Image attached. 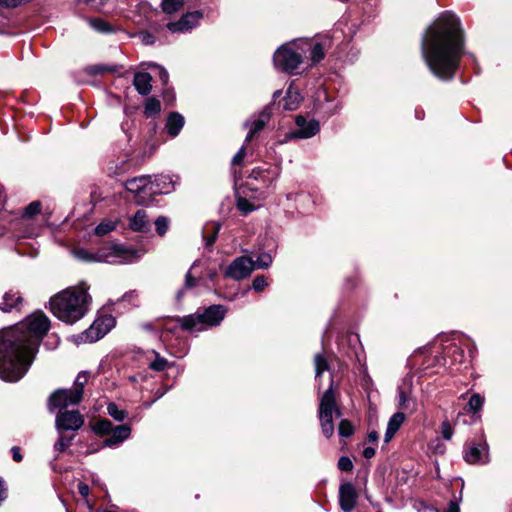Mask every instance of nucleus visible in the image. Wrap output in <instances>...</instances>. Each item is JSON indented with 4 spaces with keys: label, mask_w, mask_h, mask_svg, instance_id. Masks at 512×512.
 <instances>
[{
    "label": "nucleus",
    "mask_w": 512,
    "mask_h": 512,
    "mask_svg": "<svg viewBox=\"0 0 512 512\" xmlns=\"http://www.w3.org/2000/svg\"><path fill=\"white\" fill-rule=\"evenodd\" d=\"M5 25V18L4 16L0 13V31L2 30L3 26Z\"/></svg>",
    "instance_id": "nucleus-62"
},
{
    "label": "nucleus",
    "mask_w": 512,
    "mask_h": 512,
    "mask_svg": "<svg viewBox=\"0 0 512 512\" xmlns=\"http://www.w3.org/2000/svg\"><path fill=\"white\" fill-rule=\"evenodd\" d=\"M254 269L255 263L251 257L240 256L230 263L224 272V276L239 281L249 277Z\"/></svg>",
    "instance_id": "nucleus-9"
},
{
    "label": "nucleus",
    "mask_w": 512,
    "mask_h": 512,
    "mask_svg": "<svg viewBox=\"0 0 512 512\" xmlns=\"http://www.w3.org/2000/svg\"><path fill=\"white\" fill-rule=\"evenodd\" d=\"M483 402L484 400L479 394H473L469 399L468 407L470 411L476 413L482 408Z\"/></svg>",
    "instance_id": "nucleus-37"
},
{
    "label": "nucleus",
    "mask_w": 512,
    "mask_h": 512,
    "mask_svg": "<svg viewBox=\"0 0 512 512\" xmlns=\"http://www.w3.org/2000/svg\"><path fill=\"white\" fill-rule=\"evenodd\" d=\"M83 396L80 395V389H59L55 391L49 398V408H66L69 405H76L82 400Z\"/></svg>",
    "instance_id": "nucleus-10"
},
{
    "label": "nucleus",
    "mask_w": 512,
    "mask_h": 512,
    "mask_svg": "<svg viewBox=\"0 0 512 512\" xmlns=\"http://www.w3.org/2000/svg\"><path fill=\"white\" fill-rule=\"evenodd\" d=\"M150 226L149 218L145 210L139 209L129 219V227L135 232H147Z\"/></svg>",
    "instance_id": "nucleus-18"
},
{
    "label": "nucleus",
    "mask_w": 512,
    "mask_h": 512,
    "mask_svg": "<svg viewBox=\"0 0 512 512\" xmlns=\"http://www.w3.org/2000/svg\"><path fill=\"white\" fill-rule=\"evenodd\" d=\"M202 16L203 15L200 11H193V12L186 13L185 15L182 16L181 19L184 23L183 25L187 26L188 30H191L198 24V22L202 18Z\"/></svg>",
    "instance_id": "nucleus-29"
},
{
    "label": "nucleus",
    "mask_w": 512,
    "mask_h": 512,
    "mask_svg": "<svg viewBox=\"0 0 512 512\" xmlns=\"http://www.w3.org/2000/svg\"><path fill=\"white\" fill-rule=\"evenodd\" d=\"M441 434L445 440H451L453 436V428L449 421L445 420L441 424Z\"/></svg>",
    "instance_id": "nucleus-46"
},
{
    "label": "nucleus",
    "mask_w": 512,
    "mask_h": 512,
    "mask_svg": "<svg viewBox=\"0 0 512 512\" xmlns=\"http://www.w3.org/2000/svg\"><path fill=\"white\" fill-rule=\"evenodd\" d=\"M161 111L160 101L154 97H150L145 102L144 113L147 117L154 116Z\"/></svg>",
    "instance_id": "nucleus-30"
},
{
    "label": "nucleus",
    "mask_w": 512,
    "mask_h": 512,
    "mask_svg": "<svg viewBox=\"0 0 512 512\" xmlns=\"http://www.w3.org/2000/svg\"><path fill=\"white\" fill-rule=\"evenodd\" d=\"M375 455V449L372 447H366L363 451V456L367 459L372 458Z\"/></svg>",
    "instance_id": "nucleus-56"
},
{
    "label": "nucleus",
    "mask_w": 512,
    "mask_h": 512,
    "mask_svg": "<svg viewBox=\"0 0 512 512\" xmlns=\"http://www.w3.org/2000/svg\"><path fill=\"white\" fill-rule=\"evenodd\" d=\"M184 126V117L177 113L172 112L169 114L166 121V130L172 137H176Z\"/></svg>",
    "instance_id": "nucleus-22"
},
{
    "label": "nucleus",
    "mask_w": 512,
    "mask_h": 512,
    "mask_svg": "<svg viewBox=\"0 0 512 512\" xmlns=\"http://www.w3.org/2000/svg\"><path fill=\"white\" fill-rule=\"evenodd\" d=\"M298 129L291 134L293 138L307 139L316 135L320 130L319 122L311 119L307 120L303 116L296 117Z\"/></svg>",
    "instance_id": "nucleus-13"
},
{
    "label": "nucleus",
    "mask_w": 512,
    "mask_h": 512,
    "mask_svg": "<svg viewBox=\"0 0 512 512\" xmlns=\"http://www.w3.org/2000/svg\"><path fill=\"white\" fill-rule=\"evenodd\" d=\"M113 424L107 419H101L93 425V431L98 435H106L111 433Z\"/></svg>",
    "instance_id": "nucleus-31"
},
{
    "label": "nucleus",
    "mask_w": 512,
    "mask_h": 512,
    "mask_svg": "<svg viewBox=\"0 0 512 512\" xmlns=\"http://www.w3.org/2000/svg\"><path fill=\"white\" fill-rule=\"evenodd\" d=\"M174 190V181L169 175L150 177V196L156 194H168Z\"/></svg>",
    "instance_id": "nucleus-16"
},
{
    "label": "nucleus",
    "mask_w": 512,
    "mask_h": 512,
    "mask_svg": "<svg viewBox=\"0 0 512 512\" xmlns=\"http://www.w3.org/2000/svg\"><path fill=\"white\" fill-rule=\"evenodd\" d=\"M128 192L136 196V201L140 204L148 201L150 196V176H139L129 179L125 183Z\"/></svg>",
    "instance_id": "nucleus-11"
},
{
    "label": "nucleus",
    "mask_w": 512,
    "mask_h": 512,
    "mask_svg": "<svg viewBox=\"0 0 512 512\" xmlns=\"http://www.w3.org/2000/svg\"><path fill=\"white\" fill-rule=\"evenodd\" d=\"M255 268H267L272 263V258L269 254H263L257 258Z\"/></svg>",
    "instance_id": "nucleus-45"
},
{
    "label": "nucleus",
    "mask_w": 512,
    "mask_h": 512,
    "mask_svg": "<svg viewBox=\"0 0 512 512\" xmlns=\"http://www.w3.org/2000/svg\"><path fill=\"white\" fill-rule=\"evenodd\" d=\"M198 261H195L192 265V268H194L197 265Z\"/></svg>",
    "instance_id": "nucleus-64"
},
{
    "label": "nucleus",
    "mask_w": 512,
    "mask_h": 512,
    "mask_svg": "<svg viewBox=\"0 0 512 512\" xmlns=\"http://www.w3.org/2000/svg\"><path fill=\"white\" fill-rule=\"evenodd\" d=\"M162 10L166 14H173L180 11L184 6L183 0H163L161 3Z\"/></svg>",
    "instance_id": "nucleus-28"
},
{
    "label": "nucleus",
    "mask_w": 512,
    "mask_h": 512,
    "mask_svg": "<svg viewBox=\"0 0 512 512\" xmlns=\"http://www.w3.org/2000/svg\"><path fill=\"white\" fill-rule=\"evenodd\" d=\"M368 438L370 441H376L378 439V434L375 431H372L368 434Z\"/></svg>",
    "instance_id": "nucleus-61"
},
{
    "label": "nucleus",
    "mask_w": 512,
    "mask_h": 512,
    "mask_svg": "<svg viewBox=\"0 0 512 512\" xmlns=\"http://www.w3.org/2000/svg\"><path fill=\"white\" fill-rule=\"evenodd\" d=\"M141 40L145 45H151L155 42V38L153 35L143 32L140 34Z\"/></svg>",
    "instance_id": "nucleus-52"
},
{
    "label": "nucleus",
    "mask_w": 512,
    "mask_h": 512,
    "mask_svg": "<svg viewBox=\"0 0 512 512\" xmlns=\"http://www.w3.org/2000/svg\"><path fill=\"white\" fill-rule=\"evenodd\" d=\"M197 279L191 275V272H187L185 276V287L192 288L196 285Z\"/></svg>",
    "instance_id": "nucleus-53"
},
{
    "label": "nucleus",
    "mask_w": 512,
    "mask_h": 512,
    "mask_svg": "<svg viewBox=\"0 0 512 512\" xmlns=\"http://www.w3.org/2000/svg\"><path fill=\"white\" fill-rule=\"evenodd\" d=\"M155 227L157 234L164 236L169 228V220L164 216H160L155 220Z\"/></svg>",
    "instance_id": "nucleus-36"
},
{
    "label": "nucleus",
    "mask_w": 512,
    "mask_h": 512,
    "mask_svg": "<svg viewBox=\"0 0 512 512\" xmlns=\"http://www.w3.org/2000/svg\"><path fill=\"white\" fill-rule=\"evenodd\" d=\"M226 309L222 305H212L202 313H196L179 319L181 327L191 332L203 331L207 327L217 326L224 319Z\"/></svg>",
    "instance_id": "nucleus-5"
},
{
    "label": "nucleus",
    "mask_w": 512,
    "mask_h": 512,
    "mask_svg": "<svg viewBox=\"0 0 512 512\" xmlns=\"http://www.w3.org/2000/svg\"><path fill=\"white\" fill-rule=\"evenodd\" d=\"M217 276V270L216 269H210L207 273V277L209 280L214 281Z\"/></svg>",
    "instance_id": "nucleus-59"
},
{
    "label": "nucleus",
    "mask_w": 512,
    "mask_h": 512,
    "mask_svg": "<svg viewBox=\"0 0 512 512\" xmlns=\"http://www.w3.org/2000/svg\"><path fill=\"white\" fill-rule=\"evenodd\" d=\"M269 113L267 112V110H264L259 116L257 119L251 121V122H247L246 123V126L249 127V132L246 136V142H249L253 136L258 133L259 131H261L264 126L266 125V123L268 122L269 120Z\"/></svg>",
    "instance_id": "nucleus-21"
},
{
    "label": "nucleus",
    "mask_w": 512,
    "mask_h": 512,
    "mask_svg": "<svg viewBox=\"0 0 512 512\" xmlns=\"http://www.w3.org/2000/svg\"><path fill=\"white\" fill-rule=\"evenodd\" d=\"M406 401V394L404 391L399 390V403L400 405H403Z\"/></svg>",
    "instance_id": "nucleus-60"
},
{
    "label": "nucleus",
    "mask_w": 512,
    "mask_h": 512,
    "mask_svg": "<svg viewBox=\"0 0 512 512\" xmlns=\"http://www.w3.org/2000/svg\"><path fill=\"white\" fill-rule=\"evenodd\" d=\"M183 21L182 19H180L179 21L177 22H170L167 24V28L172 32V33H182V32H186V31H189L187 29V26H184L183 25Z\"/></svg>",
    "instance_id": "nucleus-43"
},
{
    "label": "nucleus",
    "mask_w": 512,
    "mask_h": 512,
    "mask_svg": "<svg viewBox=\"0 0 512 512\" xmlns=\"http://www.w3.org/2000/svg\"><path fill=\"white\" fill-rule=\"evenodd\" d=\"M90 302L88 287L82 283L54 295L49 303L51 312L59 320L73 324L86 314Z\"/></svg>",
    "instance_id": "nucleus-3"
},
{
    "label": "nucleus",
    "mask_w": 512,
    "mask_h": 512,
    "mask_svg": "<svg viewBox=\"0 0 512 512\" xmlns=\"http://www.w3.org/2000/svg\"><path fill=\"white\" fill-rule=\"evenodd\" d=\"M118 224L117 220L105 219L100 224H98L95 228V234L98 236H104L109 232L116 229Z\"/></svg>",
    "instance_id": "nucleus-27"
},
{
    "label": "nucleus",
    "mask_w": 512,
    "mask_h": 512,
    "mask_svg": "<svg viewBox=\"0 0 512 512\" xmlns=\"http://www.w3.org/2000/svg\"><path fill=\"white\" fill-rule=\"evenodd\" d=\"M74 255L79 260L85 262H107L112 264L132 262L141 256L138 251L125 248L122 245L102 248L97 252H92L87 249H78L74 252Z\"/></svg>",
    "instance_id": "nucleus-4"
},
{
    "label": "nucleus",
    "mask_w": 512,
    "mask_h": 512,
    "mask_svg": "<svg viewBox=\"0 0 512 512\" xmlns=\"http://www.w3.org/2000/svg\"><path fill=\"white\" fill-rule=\"evenodd\" d=\"M78 490H79V493L83 496V497H87L88 494H89V487L87 484L81 482L78 484Z\"/></svg>",
    "instance_id": "nucleus-54"
},
{
    "label": "nucleus",
    "mask_w": 512,
    "mask_h": 512,
    "mask_svg": "<svg viewBox=\"0 0 512 512\" xmlns=\"http://www.w3.org/2000/svg\"><path fill=\"white\" fill-rule=\"evenodd\" d=\"M11 451H12V455H13V460L16 462H20L22 460V455L20 453L19 447L15 446L11 449Z\"/></svg>",
    "instance_id": "nucleus-55"
},
{
    "label": "nucleus",
    "mask_w": 512,
    "mask_h": 512,
    "mask_svg": "<svg viewBox=\"0 0 512 512\" xmlns=\"http://www.w3.org/2000/svg\"><path fill=\"white\" fill-rule=\"evenodd\" d=\"M279 95H280V91H276V92H274V94H273L274 98H276V97H277V96H279Z\"/></svg>",
    "instance_id": "nucleus-63"
},
{
    "label": "nucleus",
    "mask_w": 512,
    "mask_h": 512,
    "mask_svg": "<svg viewBox=\"0 0 512 512\" xmlns=\"http://www.w3.org/2000/svg\"><path fill=\"white\" fill-rule=\"evenodd\" d=\"M130 434H131V429L129 426H127V425L115 426V427H113V429L111 431V436L104 441V444H105V446L117 445V444L123 442L124 440H126L127 438H129Z\"/></svg>",
    "instance_id": "nucleus-20"
},
{
    "label": "nucleus",
    "mask_w": 512,
    "mask_h": 512,
    "mask_svg": "<svg viewBox=\"0 0 512 512\" xmlns=\"http://www.w3.org/2000/svg\"><path fill=\"white\" fill-rule=\"evenodd\" d=\"M88 381V374L86 372H82L78 374L73 389L78 390L80 389V395L83 396V388L86 382Z\"/></svg>",
    "instance_id": "nucleus-41"
},
{
    "label": "nucleus",
    "mask_w": 512,
    "mask_h": 512,
    "mask_svg": "<svg viewBox=\"0 0 512 512\" xmlns=\"http://www.w3.org/2000/svg\"><path fill=\"white\" fill-rule=\"evenodd\" d=\"M488 457V447L485 442L470 443L464 452V459L469 464L485 463Z\"/></svg>",
    "instance_id": "nucleus-14"
},
{
    "label": "nucleus",
    "mask_w": 512,
    "mask_h": 512,
    "mask_svg": "<svg viewBox=\"0 0 512 512\" xmlns=\"http://www.w3.org/2000/svg\"><path fill=\"white\" fill-rule=\"evenodd\" d=\"M20 301L21 296L17 292H7L1 299L0 309L4 312H9L16 307Z\"/></svg>",
    "instance_id": "nucleus-25"
},
{
    "label": "nucleus",
    "mask_w": 512,
    "mask_h": 512,
    "mask_svg": "<svg viewBox=\"0 0 512 512\" xmlns=\"http://www.w3.org/2000/svg\"><path fill=\"white\" fill-rule=\"evenodd\" d=\"M279 169L277 167L262 168L257 167L252 170L250 178L261 181L262 187L271 185L278 177Z\"/></svg>",
    "instance_id": "nucleus-17"
},
{
    "label": "nucleus",
    "mask_w": 512,
    "mask_h": 512,
    "mask_svg": "<svg viewBox=\"0 0 512 512\" xmlns=\"http://www.w3.org/2000/svg\"><path fill=\"white\" fill-rule=\"evenodd\" d=\"M73 440L72 436H65L61 433H59V438L57 442L54 445L55 450L63 452L65 451L70 445Z\"/></svg>",
    "instance_id": "nucleus-35"
},
{
    "label": "nucleus",
    "mask_w": 512,
    "mask_h": 512,
    "mask_svg": "<svg viewBox=\"0 0 512 512\" xmlns=\"http://www.w3.org/2000/svg\"><path fill=\"white\" fill-rule=\"evenodd\" d=\"M245 147H241L240 150L236 153V155L233 157L232 159V164L233 165H239L243 158L245 157Z\"/></svg>",
    "instance_id": "nucleus-50"
},
{
    "label": "nucleus",
    "mask_w": 512,
    "mask_h": 512,
    "mask_svg": "<svg viewBox=\"0 0 512 512\" xmlns=\"http://www.w3.org/2000/svg\"><path fill=\"white\" fill-rule=\"evenodd\" d=\"M115 326V319L111 315L97 318L92 325L79 334L77 339L83 343H93L103 338Z\"/></svg>",
    "instance_id": "nucleus-8"
},
{
    "label": "nucleus",
    "mask_w": 512,
    "mask_h": 512,
    "mask_svg": "<svg viewBox=\"0 0 512 512\" xmlns=\"http://www.w3.org/2000/svg\"><path fill=\"white\" fill-rule=\"evenodd\" d=\"M301 99L300 93L296 89L289 87L284 98V108L286 110L296 109L301 102Z\"/></svg>",
    "instance_id": "nucleus-26"
},
{
    "label": "nucleus",
    "mask_w": 512,
    "mask_h": 512,
    "mask_svg": "<svg viewBox=\"0 0 512 512\" xmlns=\"http://www.w3.org/2000/svg\"><path fill=\"white\" fill-rule=\"evenodd\" d=\"M295 43H287L276 50L273 62L276 69L293 73L302 63V53L294 49Z\"/></svg>",
    "instance_id": "nucleus-7"
},
{
    "label": "nucleus",
    "mask_w": 512,
    "mask_h": 512,
    "mask_svg": "<svg viewBox=\"0 0 512 512\" xmlns=\"http://www.w3.org/2000/svg\"><path fill=\"white\" fill-rule=\"evenodd\" d=\"M154 66L157 67L159 70V78H160L161 82L164 85L167 84V82L169 80V74H168L167 70L164 67H161L158 65H154Z\"/></svg>",
    "instance_id": "nucleus-51"
},
{
    "label": "nucleus",
    "mask_w": 512,
    "mask_h": 512,
    "mask_svg": "<svg viewBox=\"0 0 512 512\" xmlns=\"http://www.w3.org/2000/svg\"><path fill=\"white\" fill-rule=\"evenodd\" d=\"M324 58V50L320 43L314 44L311 49V59L313 62H319Z\"/></svg>",
    "instance_id": "nucleus-40"
},
{
    "label": "nucleus",
    "mask_w": 512,
    "mask_h": 512,
    "mask_svg": "<svg viewBox=\"0 0 512 512\" xmlns=\"http://www.w3.org/2000/svg\"><path fill=\"white\" fill-rule=\"evenodd\" d=\"M56 429L58 433L63 430H79L84 424V418L78 411H60L56 416Z\"/></svg>",
    "instance_id": "nucleus-12"
},
{
    "label": "nucleus",
    "mask_w": 512,
    "mask_h": 512,
    "mask_svg": "<svg viewBox=\"0 0 512 512\" xmlns=\"http://www.w3.org/2000/svg\"><path fill=\"white\" fill-rule=\"evenodd\" d=\"M237 206L239 210L244 214L252 212L255 209V206L249 200L243 197L238 198Z\"/></svg>",
    "instance_id": "nucleus-38"
},
{
    "label": "nucleus",
    "mask_w": 512,
    "mask_h": 512,
    "mask_svg": "<svg viewBox=\"0 0 512 512\" xmlns=\"http://www.w3.org/2000/svg\"><path fill=\"white\" fill-rule=\"evenodd\" d=\"M316 378L329 369L328 363L324 355L316 354L314 358Z\"/></svg>",
    "instance_id": "nucleus-32"
},
{
    "label": "nucleus",
    "mask_w": 512,
    "mask_h": 512,
    "mask_svg": "<svg viewBox=\"0 0 512 512\" xmlns=\"http://www.w3.org/2000/svg\"><path fill=\"white\" fill-rule=\"evenodd\" d=\"M87 73L90 75L100 74L104 72H111L114 71L112 67L105 66V65H93L86 68Z\"/></svg>",
    "instance_id": "nucleus-42"
},
{
    "label": "nucleus",
    "mask_w": 512,
    "mask_h": 512,
    "mask_svg": "<svg viewBox=\"0 0 512 512\" xmlns=\"http://www.w3.org/2000/svg\"><path fill=\"white\" fill-rule=\"evenodd\" d=\"M168 362L165 358L156 355V359L150 364V367L156 371H162L167 366Z\"/></svg>",
    "instance_id": "nucleus-47"
},
{
    "label": "nucleus",
    "mask_w": 512,
    "mask_h": 512,
    "mask_svg": "<svg viewBox=\"0 0 512 512\" xmlns=\"http://www.w3.org/2000/svg\"><path fill=\"white\" fill-rule=\"evenodd\" d=\"M136 296H137V294H136V292H135V291H130V292H128V293H126V294H124V296H123V300H124V301H131V299H132L133 297H136Z\"/></svg>",
    "instance_id": "nucleus-58"
},
{
    "label": "nucleus",
    "mask_w": 512,
    "mask_h": 512,
    "mask_svg": "<svg viewBox=\"0 0 512 512\" xmlns=\"http://www.w3.org/2000/svg\"><path fill=\"white\" fill-rule=\"evenodd\" d=\"M358 494L351 483H344L339 489V502L344 512H350L356 505Z\"/></svg>",
    "instance_id": "nucleus-15"
},
{
    "label": "nucleus",
    "mask_w": 512,
    "mask_h": 512,
    "mask_svg": "<svg viewBox=\"0 0 512 512\" xmlns=\"http://www.w3.org/2000/svg\"><path fill=\"white\" fill-rule=\"evenodd\" d=\"M464 43V32L459 18L447 11L425 31L421 44L422 57L436 77L449 80L459 68Z\"/></svg>",
    "instance_id": "nucleus-2"
},
{
    "label": "nucleus",
    "mask_w": 512,
    "mask_h": 512,
    "mask_svg": "<svg viewBox=\"0 0 512 512\" xmlns=\"http://www.w3.org/2000/svg\"><path fill=\"white\" fill-rule=\"evenodd\" d=\"M91 26L100 32H110L112 31L111 26L109 23L101 20V19H92L90 21Z\"/></svg>",
    "instance_id": "nucleus-39"
},
{
    "label": "nucleus",
    "mask_w": 512,
    "mask_h": 512,
    "mask_svg": "<svg viewBox=\"0 0 512 512\" xmlns=\"http://www.w3.org/2000/svg\"><path fill=\"white\" fill-rule=\"evenodd\" d=\"M41 210V204L38 201H34L30 203L24 211V215L27 217H32L36 214H38Z\"/></svg>",
    "instance_id": "nucleus-44"
},
{
    "label": "nucleus",
    "mask_w": 512,
    "mask_h": 512,
    "mask_svg": "<svg viewBox=\"0 0 512 512\" xmlns=\"http://www.w3.org/2000/svg\"><path fill=\"white\" fill-rule=\"evenodd\" d=\"M267 286V281H266V278L264 276H256L253 280V283H252V288L257 291V292H260L262 291L265 287Z\"/></svg>",
    "instance_id": "nucleus-49"
},
{
    "label": "nucleus",
    "mask_w": 512,
    "mask_h": 512,
    "mask_svg": "<svg viewBox=\"0 0 512 512\" xmlns=\"http://www.w3.org/2000/svg\"><path fill=\"white\" fill-rule=\"evenodd\" d=\"M152 76L148 72H137L134 75L133 85L141 95H148L152 89Z\"/></svg>",
    "instance_id": "nucleus-19"
},
{
    "label": "nucleus",
    "mask_w": 512,
    "mask_h": 512,
    "mask_svg": "<svg viewBox=\"0 0 512 512\" xmlns=\"http://www.w3.org/2000/svg\"><path fill=\"white\" fill-rule=\"evenodd\" d=\"M334 415L340 417L341 411L336 404L335 389L333 387V380L331 379L329 388L320 399L318 411L321 430L326 438H330L334 434Z\"/></svg>",
    "instance_id": "nucleus-6"
},
{
    "label": "nucleus",
    "mask_w": 512,
    "mask_h": 512,
    "mask_svg": "<svg viewBox=\"0 0 512 512\" xmlns=\"http://www.w3.org/2000/svg\"><path fill=\"white\" fill-rule=\"evenodd\" d=\"M221 225L219 223H209L204 226L203 238L206 247H211L217 239Z\"/></svg>",
    "instance_id": "nucleus-24"
},
{
    "label": "nucleus",
    "mask_w": 512,
    "mask_h": 512,
    "mask_svg": "<svg viewBox=\"0 0 512 512\" xmlns=\"http://www.w3.org/2000/svg\"><path fill=\"white\" fill-rule=\"evenodd\" d=\"M107 412L114 420L121 422L126 418V412L118 408L115 403H109L107 406Z\"/></svg>",
    "instance_id": "nucleus-33"
},
{
    "label": "nucleus",
    "mask_w": 512,
    "mask_h": 512,
    "mask_svg": "<svg viewBox=\"0 0 512 512\" xmlns=\"http://www.w3.org/2000/svg\"><path fill=\"white\" fill-rule=\"evenodd\" d=\"M338 433L341 437H350L354 433L352 423L347 419H342L338 425Z\"/></svg>",
    "instance_id": "nucleus-34"
},
{
    "label": "nucleus",
    "mask_w": 512,
    "mask_h": 512,
    "mask_svg": "<svg viewBox=\"0 0 512 512\" xmlns=\"http://www.w3.org/2000/svg\"><path fill=\"white\" fill-rule=\"evenodd\" d=\"M338 468L341 471H351L353 469V463L349 457L342 456L338 460Z\"/></svg>",
    "instance_id": "nucleus-48"
},
{
    "label": "nucleus",
    "mask_w": 512,
    "mask_h": 512,
    "mask_svg": "<svg viewBox=\"0 0 512 512\" xmlns=\"http://www.w3.org/2000/svg\"><path fill=\"white\" fill-rule=\"evenodd\" d=\"M404 420H405V415L401 412H397L392 415V417L390 418L388 425H387V429H386V433H385V442H389L393 438L395 433L398 431V429L403 424Z\"/></svg>",
    "instance_id": "nucleus-23"
},
{
    "label": "nucleus",
    "mask_w": 512,
    "mask_h": 512,
    "mask_svg": "<svg viewBox=\"0 0 512 512\" xmlns=\"http://www.w3.org/2000/svg\"><path fill=\"white\" fill-rule=\"evenodd\" d=\"M49 328V318L42 311H36L22 322L0 331L2 380L16 382L26 374Z\"/></svg>",
    "instance_id": "nucleus-1"
},
{
    "label": "nucleus",
    "mask_w": 512,
    "mask_h": 512,
    "mask_svg": "<svg viewBox=\"0 0 512 512\" xmlns=\"http://www.w3.org/2000/svg\"><path fill=\"white\" fill-rule=\"evenodd\" d=\"M443 512H459V506L455 502H450L447 509H445Z\"/></svg>",
    "instance_id": "nucleus-57"
}]
</instances>
